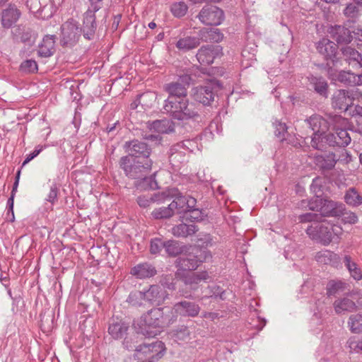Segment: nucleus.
<instances>
[{
	"label": "nucleus",
	"instance_id": "obj_1",
	"mask_svg": "<svg viewBox=\"0 0 362 362\" xmlns=\"http://www.w3.org/2000/svg\"><path fill=\"white\" fill-rule=\"evenodd\" d=\"M151 159L141 160L134 159L129 156H123L120 158V168L124 171L125 175L132 179H140L136 185L138 189H147L157 188V183L152 177H146L152 168Z\"/></svg>",
	"mask_w": 362,
	"mask_h": 362
},
{
	"label": "nucleus",
	"instance_id": "obj_2",
	"mask_svg": "<svg viewBox=\"0 0 362 362\" xmlns=\"http://www.w3.org/2000/svg\"><path fill=\"white\" fill-rule=\"evenodd\" d=\"M129 340L132 339L125 338L123 345L128 350H134L135 356L138 359L146 358L148 361L154 362L160 359L165 354V347L163 342L156 340L151 344H142L139 346L132 345Z\"/></svg>",
	"mask_w": 362,
	"mask_h": 362
},
{
	"label": "nucleus",
	"instance_id": "obj_3",
	"mask_svg": "<svg viewBox=\"0 0 362 362\" xmlns=\"http://www.w3.org/2000/svg\"><path fill=\"white\" fill-rule=\"evenodd\" d=\"M163 308H153L143 315L134 326L138 332L143 335L151 337L158 334L163 317Z\"/></svg>",
	"mask_w": 362,
	"mask_h": 362
},
{
	"label": "nucleus",
	"instance_id": "obj_4",
	"mask_svg": "<svg viewBox=\"0 0 362 362\" xmlns=\"http://www.w3.org/2000/svg\"><path fill=\"white\" fill-rule=\"evenodd\" d=\"M165 112L169 114L172 118L177 120H187L194 118L198 115L194 110V105L189 104L187 98H168L163 105Z\"/></svg>",
	"mask_w": 362,
	"mask_h": 362
},
{
	"label": "nucleus",
	"instance_id": "obj_5",
	"mask_svg": "<svg viewBox=\"0 0 362 362\" xmlns=\"http://www.w3.org/2000/svg\"><path fill=\"white\" fill-rule=\"evenodd\" d=\"M210 258L211 255L209 251L193 247L191 252L177 259L175 264L178 270L192 271L195 270L202 262Z\"/></svg>",
	"mask_w": 362,
	"mask_h": 362
},
{
	"label": "nucleus",
	"instance_id": "obj_6",
	"mask_svg": "<svg viewBox=\"0 0 362 362\" xmlns=\"http://www.w3.org/2000/svg\"><path fill=\"white\" fill-rule=\"evenodd\" d=\"M218 86L219 83L217 81L214 79L207 81L204 84L192 88V98L195 101L204 105H209L214 100L215 92Z\"/></svg>",
	"mask_w": 362,
	"mask_h": 362
},
{
	"label": "nucleus",
	"instance_id": "obj_7",
	"mask_svg": "<svg viewBox=\"0 0 362 362\" xmlns=\"http://www.w3.org/2000/svg\"><path fill=\"white\" fill-rule=\"evenodd\" d=\"M82 28L78 21L70 18L61 26V43L65 46H73L79 40Z\"/></svg>",
	"mask_w": 362,
	"mask_h": 362
},
{
	"label": "nucleus",
	"instance_id": "obj_8",
	"mask_svg": "<svg viewBox=\"0 0 362 362\" xmlns=\"http://www.w3.org/2000/svg\"><path fill=\"white\" fill-rule=\"evenodd\" d=\"M197 17L203 24L216 26L223 22L224 13L216 6H205L202 8Z\"/></svg>",
	"mask_w": 362,
	"mask_h": 362
},
{
	"label": "nucleus",
	"instance_id": "obj_9",
	"mask_svg": "<svg viewBox=\"0 0 362 362\" xmlns=\"http://www.w3.org/2000/svg\"><path fill=\"white\" fill-rule=\"evenodd\" d=\"M124 148L128 153L127 156L134 159L146 160L151 153V148L144 142L134 139L132 141H126Z\"/></svg>",
	"mask_w": 362,
	"mask_h": 362
},
{
	"label": "nucleus",
	"instance_id": "obj_10",
	"mask_svg": "<svg viewBox=\"0 0 362 362\" xmlns=\"http://www.w3.org/2000/svg\"><path fill=\"white\" fill-rule=\"evenodd\" d=\"M308 236L323 245H328L332 242V234L329 230V226L319 222L313 223L306 229Z\"/></svg>",
	"mask_w": 362,
	"mask_h": 362
},
{
	"label": "nucleus",
	"instance_id": "obj_11",
	"mask_svg": "<svg viewBox=\"0 0 362 362\" xmlns=\"http://www.w3.org/2000/svg\"><path fill=\"white\" fill-rule=\"evenodd\" d=\"M222 55V47L220 45H204L201 47L196 57L201 65L211 64L214 59Z\"/></svg>",
	"mask_w": 362,
	"mask_h": 362
},
{
	"label": "nucleus",
	"instance_id": "obj_12",
	"mask_svg": "<svg viewBox=\"0 0 362 362\" xmlns=\"http://www.w3.org/2000/svg\"><path fill=\"white\" fill-rule=\"evenodd\" d=\"M330 123L334 129L337 137L341 139V142H338L342 147L348 146L351 141L349 134L345 129L341 128L347 124V119L339 115H332L329 116Z\"/></svg>",
	"mask_w": 362,
	"mask_h": 362
},
{
	"label": "nucleus",
	"instance_id": "obj_13",
	"mask_svg": "<svg viewBox=\"0 0 362 362\" xmlns=\"http://www.w3.org/2000/svg\"><path fill=\"white\" fill-rule=\"evenodd\" d=\"M144 293V300L153 305H160L169 296L165 288L160 285H151Z\"/></svg>",
	"mask_w": 362,
	"mask_h": 362
},
{
	"label": "nucleus",
	"instance_id": "obj_14",
	"mask_svg": "<svg viewBox=\"0 0 362 362\" xmlns=\"http://www.w3.org/2000/svg\"><path fill=\"white\" fill-rule=\"evenodd\" d=\"M353 100L352 93L349 90H337L332 95V105L334 109L346 111Z\"/></svg>",
	"mask_w": 362,
	"mask_h": 362
},
{
	"label": "nucleus",
	"instance_id": "obj_15",
	"mask_svg": "<svg viewBox=\"0 0 362 362\" xmlns=\"http://www.w3.org/2000/svg\"><path fill=\"white\" fill-rule=\"evenodd\" d=\"M344 209L345 205L344 204L323 199L319 214L321 218L323 216L339 217L343 214Z\"/></svg>",
	"mask_w": 362,
	"mask_h": 362
},
{
	"label": "nucleus",
	"instance_id": "obj_16",
	"mask_svg": "<svg viewBox=\"0 0 362 362\" xmlns=\"http://www.w3.org/2000/svg\"><path fill=\"white\" fill-rule=\"evenodd\" d=\"M318 52L324 56L326 60H331L333 64L337 62L336 54L337 45L328 39L323 38L319 41L316 47Z\"/></svg>",
	"mask_w": 362,
	"mask_h": 362
},
{
	"label": "nucleus",
	"instance_id": "obj_17",
	"mask_svg": "<svg viewBox=\"0 0 362 362\" xmlns=\"http://www.w3.org/2000/svg\"><path fill=\"white\" fill-rule=\"evenodd\" d=\"M197 200L194 197L179 195L173 199L170 205L175 213L185 214L189 209L195 206Z\"/></svg>",
	"mask_w": 362,
	"mask_h": 362
},
{
	"label": "nucleus",
	"instance_id": "obj_18",
	"mask_svg": "<svg viewBox=\"0 0 362 362\" xmlns=\"http://www.w3.org/2000/svg\"><path fill=\"white\" fill-rule=\"evenodd\" d=\"M183 146H186V144H177L170 149L169 161L175 170L180 168L182 164L187 161V156Z\"/></svg>",
	"mask_w": 362,
	"mask_h": 362
},
{
	"label": "nucleus",
	"instance_id": "obj_19",
	"mask_svg": "<svg viewBox=\"0 0 362 362\" xmlns=\"http://www.w3.org/2000/svg\"><path fill=\"white\" fill-rule=\"evenodd\" d=\"M173 310L181 316L195 317L199 314L200 307L194 303L184 300L175 304Z\"/></svg>",
	"mask_w": 362,
	"mask_h": 362
},
{
	"label": "nucleus",
	"instance_id": "obj_20",
	"mask_svg": "<svg viewBox=\"0 0 362 362\" xmlns=\"http://www.w3.org/2000/svg\"><path fill=\"white\" fill-rule=\"evenodd\" d=\"M341 51L343 59L350 66L355 68L362 67V55L358 51L349 46L342 47Z\"/></svg>",
	"mask_w": 362,
	"mask_h": 362
},
{
	"label": "nucleus",
	"instance_id": "obj_21",
	"mask_svg": "<svg viewBox=\"0 0 362 362\" xmlns=\"http://www.w3.org/2000/svg\"><path fill=\"white\" fill-rule=\"evenodd\" d=\"M95 11V9L93 11L88 9L83 16V28L82 33H83L84 37L86 39H90L96 30Z\"/></svg>",
	"mask_w": 362,
	"mask_h": 362
},
{
	"label": "nucleus",
	"instance_id": "obj_22",
	"mask_svg": "<svg viewBox=\"0 0 362 362\" xmlns=\"http://www.w3.org/2000/svg\"><path fill=\"white\" fill-rule=\"evenodd\" d=\"M314 160L315 163L320 169L322 170H330L334 168L338 160L334 153L329 152L327 153L315 156Z\"/></svg>",
	"mask_w": 362,
	"mask_h": 362
},
{
	"label": "nucleus",
	"instance_id": "obj_23",
	"mask_svg": "<svg viewBox=\"0 0 362 362\" xmlns=\"http://www.w3.org/2000/svg\"><path fill=\"white\" fill-rule=\"evenodd\" d=\"M21 12L14 5H9L2 12L1 24L3 27L9 28L12 27L19 19Z\"/></svg>",
	"mask_w": 362,
	"mask_h": 362
},
{
	"label": "nucleus",
	"instance_id": "obj_24",
	"mask_svg": "<svg viewBox=\"0 0 362 362\" xmlns=\"http://www.w3.org/2000/svg\"><path fill=\"white\" fill-rule=\"evenodd\" d=\"M129 329V324L122 320L112 319L108 327L109 334L115 339L123 338Z\"/></svg>",
	"mask_w": 362,
	"mask_h": 362
},
{
	"label": "nucleus",
	"instance_id": "obj_25",
	"mask_svg": "<svg viewBox=\"0 0 362 362\" xmlns=\"http://www.w3.org/2000/svg\"><path fill=\"white\" fill-rule=\"evenodd\" d=\"M330 33L332 38L339 44H348L353 40L351 30L342 25L332 27Z\"/></svg>",
	"mask_w": 362,
	"mask_h": 362
},
{
	"label": "nucleus",
	"instance_id": "obj_26",
	"mask_svg": "<svg viewBox=\"0 0 362 362\" xmlns=\"http://www.w3.org/2000/svg\"><path fill=\"white\" fill-rule=\"evenodd\" d=\"M306 122L309 127L313 131V134L326 132L329 125H332L330 120L327 121L318 115L311 116L309 119H306Z\"/></svg>",
	"mask_w": 362,
	"mask_h": 362
},
{
	"label": "nucleus",
	"instance_id": "obj_27",
	"mask_svg": "<svg viewBox=\"0 0 362 362\" xmlns=\"http://www.w3.org/2000/svg\"><path fill=\"white\" fill-rule=\"evenodd\" d=\"M55 35H45L38 45V55L42 57H49L54 52Z\"/></svg>",
	"mask_w": 362,
	"mask_h": 362
},
{
	"label": "nucleus",
	"instance_id": "obj_28",
	"mask_svg": "<svg viewBox=\"0 0 362 362\" xmlns=\"http://www.w3.org/2000/svg\"><path fill=\"white\" fill-rule=\"evenodd\" d=\"M333 305L336 313L339 315L354 312L357 308L356 303L346 297L336 300Z\"/></svg>",
	"mask_w": 362,
	"mask_h": 362
},
{
	"label": "nucleus",
	"instance_id": "obj_29",
	"mask_svg": "<svg viewBox=\"0 0 362 362\" xmlns=\"http://www.w3.org/2000/svg\"><path fill=\"white\" fill-rule=\"evenodd\" d=\"M131 274L139 279H146L153 276L156 274V270L151 264L143 263L134 267Z\"/></svg>",
	"mask_w": 362,
	"mask_h": 362
},
{
	"label": "nucleus",
	"instance_id": "obj_30",
	"mask_svg": "<svg viewBox=\"0 0 362 362\" xmlns=\"http://www.w3.org/2000/svg\"><path fill=\"white\" fill-rule=\"evenodd\" d=\"M200 40L203 42H218L223 38V35L218 28H202L199 32Z\"/></svg>",
	"mask_w": 362,
	"mask_h": 362
},
{
	"label": "nucleus",
	"instance_id": "obj_31",
	"mask_svg": "<svg viewBox=\"0 0 362 362\" xmlns=\"http://www.w3.org/2000/svg\"><path fill=\"white\" fill-rule=\"evenodd\" d=\"M315 259L320 263L331 264L334 267H337L340 262V257L337 254L327 250L317 252Z\"/></svg>",
	"mask_w": 362,
	"mask_h": 362
},
{
	"label": "nucleus",
	"instance_id": "obj_32",
	"mask_svg": "<svg viewBox=\"0 0 362 362\" xmlns=\"http://www.w3.org/2000/svg\"><path fill=\"white\" fill-rule=\"evenodd\" d=\"M348 286L349 284L342 280H329L326 286L327 295L328 297L336 296L344 292Z\"/></svg>",
	"mask_w": 362,
	"mask_h": 362
},
{
	"label": "nucleus",
	"instance_id": "obj_33",
	"mask_svg": "<svg viewBox=\"0 0 362 362\" xmlns=\"http://www.w3.org/2000/svg\"><path fill=\"white\" fill-rule=\"evenodd\" d=\"M165 90L170 94L168 98H186L187 89L184 85L179 82H173L167 84Z\"/></svg>",
	"mask_w": 362,
	"mask_h": 362
},
{
	"label": "nucleus",
	"instance_id": "obj_34",
	"mask_svg": "<svg viewBox=\"0 0 362 362\" xmlns=\"http://www.w3.org/2000/svg\"><path fill=\"white\" fill-rule=\"evenodd\" d=\"M147 128L158 134H167L173 131V128L168 120H156L152 122L147 123Z\"/></svg>",
	"mask_w": 362,
	"mask_h": 362
},
{
	"label": "nucleus",
	"instance_id": "obj_35",
	"mask_svg": "<svg viewBox=\"0 0 362 362\" xmlns=\"http://www.w3.org/2000/svg\"><path fill=\"white\" fill-rule=\"evenodd\" d=\"M200 44V37L187 36L180 38L176 43V47L182 51H189L197 48Z\"/></svg>",
	"mask_w": 362,
	"mask_h": 362
},
{
	"label": "nucleus",
	"instance_id": "obj_36",
	"mask_svg": "<svg viewBox=\"0 0 362 362\" xmlns=\"http://www.w3.org/2000/svg\"><path fill=\"white\" fill-rule=\"evenodd\" d=\"M198 230L195 225H187L180 223L172 228L171 232L173 235L177 237H187L194 234Z\"/></svg>",
	"mask_w": 362,
	"mask_h": 362
},
{
	"label": "nucleus",
	"instance_id": "obj_37",
	"mask_svg": "<svg viewBox=\"0 0 362 362\" xmlns=\"http://www.w3.org/2000/svg\"><path fill=\"white\" fill-rule=\"evenodd\" d=\"M343 262L346 268L348 269L350 276L355 280L359 281L362 279V271L358 264L352 261L351 256L345 255Z\"/></svg>",
	"mask_w": 362,
	"mask_h": 362
},
{
	"label": "nucleus",
	"instance_id": "obj_38",
	"mask_svg": "<svg viewBox=\"0 0 362 362\" xmlns=\"http://www.w3.org/2000/svg\"><path fill=\"white\" fill-rule=\"evenodd\" d=\"M310 84L315 91L320 95L327 98L328 96V83L322 77H312L310 78Z\"/></svg>",
	"mask_w": 362,
	"mask_h": 362
},
{
	"label": "nucleus",
	"instance_id": "obj_39",
	"mask_svg": "<svg viewBox=\"0 0 362 362\" xmlns=\"http://www.w3.org/2000/svg\"><path fill=\"white\" fill-rule=\"evenodd\" d=\"M323 199L321 196H315L310 199H303L298 204V206L302 209H308L311 211H320Z\"/></svg>",
	"mask_w": 362,
	"mask_h": 362
},
{
	"label": "nucleus",
	"instance_id": "obj_40",
	"mask_svg": "<svg viewBox=\"0 0 362 362\" xmlns=\"http://www.w3.org/2000/svg\"><path fill=\"white\" fill-rule=\"evenodd\" d=\"M346 203L352 206H358L362 204V197L358 193L355 188H349L345 195Z\"/></svg>",
	"mask_w": 362,
	"mask_h": 362
},
{
	"label": "nucleus",
	"instance_id": "obj_41",
	"mask_svg": "<svg viewBox=\"0 0 362 362\" xmlns=\"http://www.w3.org/2000/svg\"><path fill=\"white\" fill-rule=\"evenodd\" d=\"M348 325L351 332L362 333V315L360 314L351 315L349 318Z\"/></svg>",
	"mask_w": 362,
	"mask_h": 362
},
{
	"label": "nucleus",
	"instance_id": "obj_42",
	"mask_svg": "<svg viewBox=\"0 0 362 362\" xmlns=\"http://www.w3.org/2000/svg\"><path fill=\"white\" fill-rule=\"evenodd\" d=\"M272 125L274 129V135L280 140L285 138L288 134V127L285 122H283L277 119H274Z\"/></svg>",
	"mask_w": 362,
	"mask_h": 362
},
{
	"label": "nucleus",
	"instance_id": "obj_43",
	"mask_svg": "<svg viewBox=\"0 0 362 362\" xmlns=\"http://www.w3.org/2000/svg\"><path fill=\"white\" fill-rule=\"evenodd\" d=\"M326 132H319L313 134L311 136V146L317 150H323L326 146L325 140Z\"/></svg>",
	"mask_w": 362,
	"mask_h": 362
},
{
	"label": "nucleus",
	"instance_id": "obj_44",
	"mask_svg": "<svg viewBox=\"0 0 362 362\" xmlns=\"http://www.w3.org/2000/svg\"><path fill=\"white\" fill-rule=\"evenodd\" d=\"M175 213L174 212L170 204L167 207H160L154 209L151 215L156 219L168 218L173 216Z\"/></svg>",
	"mask_w": 362,
	"mask_h": 362
},
{
	"label": "nucleus",
	"instance_id": "obj_45",
	"mask_svg": "<svg viewBox=\"0 0 362 362\" xmlns=\"http://www.w3.org/2000/svg\"><path fill=\"white\" fill-rule=\"evenodd\" d=\"M209 277V274L206 272L192 273L187 276H185L184 281L186 284L192 285L197 284L202 280H206Z\"/></svg>",
	"mask_w": 362,
	"mask_h": 362
},
{
	"label": "nucleus",
	"instance_id": "obj_46",
	"mask_svg": "<svg viewBox=\"0 0 362 362\" xmlns=\"http://www.w3.org/2000/svg\"><path fill=\"white\" fill-rule=\"evenodd\" d=\"M188 10L187 5L183 1L173 3L170 6V11L176 18L184 16Z\"/></svg>",
	"mask_w": 362,
	"mask_h": 362
},
{
	"label": "nucleus",
	"instance_id": "obj_47",
	"mask_svg": "<svg viewBox=\"0 0 362 362\" xmlns=\"http://www.w3.org/2000/svg\"><path fill=\"white\" fill-rule=\"evenodd\" d=\"M165 250L170 256H176L183 252L182 246L175 240L166 242L165 244Z\"/></svg>",
	"mask_w": 362,
	"mask_h": 362
},
{
	"label": "nucleus",
	"instance_id": "obj_48",
	"mask_svg": "<svg viewBox=\"0 0 362 362\" xmlns=\"http://www.w3.org/2000/svg\"><path fill=\"white\" fill-rule=\"evenodd\" d=\"M343 13L344 15L349 19V21L354 23L359 16V8L355 4H347L346 6L344 9Z\"/></svg>",
	"mask_w": 362,
	"mask_h": 362
},
{
	"label": "nucleus",
	"instance_id": "obj_49",
	"mask_svg": "<svg viewBox=\"0 0 362 362\" xmlns=\"http://www.w3.org/2000/svg\"><path fill=\"white\" fill-rule=\"evenodd\" d=\"M325 179L320 177H315L310 185V191L315 196H321L323 194Z\"/></svg>",
	"mask_w": 362,
	"mask_h": 362
},
{
	"label": "nucleus",
	"instance_id": "obj_50",
	"mask_svg": "<svg viewBox=\"0 0 362 362\" xmlns=\"http://www.w3.org/2000/svg\"><path fill=\"white\" fill-rule=\"evenodd\" d=\"M204 214L202 211L194 207L189 209L185 214H184V218L186 221L194 222L201 221L203 220Z\"/></svg>",
	"mask_w": 362,
	"mask_h": 362
},
{
	"label": "nucleus",
	"instance_id": "obj_51",
	"mask_svg": "<svg viewBox=\"0 0 362 362\" xmlns=\"http://www.w3.org/2000/svg\"><path fill=\"white\" fill-rule=\"evenodd\" d=\"M129 304L133 306H140L143 304L144 300V291H136L132 292L127 299Z\"/></svg>",
	"mask_w": 362,
	"mask_h": 362
},
{
	"label": "nucleus",
	"instance_id": "obj_52",
	"mask_svg": "<svg viewBox=\"0 0 362 362\" xmlns=\"http://www.w3.org/2000/svg\"><path fill=\"white\" fill-rule=\"evenodd\" d=\"M354 73L350 71H341L337 76L336 80L347 86H353Z\"/></svg>",
	"mask_w": 362,
	"mask_h": 362
},
{
	"label": "nucleus",
	"instance_id": "obj_53",
	"mask_svg": "<svg viewBox=\"0 0 362 362\" xmlns=\"http://www.w3.org/2000/svg\"><path fill=\"white\" fill-rule=\"evenodd\" d=\"M255 315H252V322H250V330L253 328L257 329V332H259L266 325L267 320L264 318H262L258 315L257 310L254 309Z\"/></svg>",
	"mask_w": 362,
	"mask_h": 362
},
{
	"label": "nucleus",
	"instance_id": "obj_54",
	"mask_svg": "<svg viewBox=\"0 0 362 362\" xmlns=\"http://www.w3.org/2000/svg\"><path fill=\"white\" fill-rule=\"evenodd\" d=\"M37 69V64L33 59L25 60L20 65L21 71L24 73H34Z\"/></svg>",
	"mask_w": 362,
	"mask_h": 362
},
{
	"label": "nucleus",
	"instance_id": "obj_55",
	"mask_svg": "<svg viewBox=\"0 0 362 362\" xmlns=\"http://www.w3.org/2000/svg\"><path fill=\"white\" fill-rule=\"evenodd\" d=\"M298 220L301 223L306 222H313V223H319L322 222L321 216L319 214L316 213H305L299 215Z\"/></svg>",
	"mask_w": 362,
	"mask_h": 362
},
{
	"label": "nucleus",
	"instance_id": "obj_56",
	"mask_svg": "<svg viewBox=\"0 0 362 362\" xmlns=\"http://www.w3.org/2000/svg\"><path fill=\"white\" fill-rule=\"evenodd\" d=\"M160 195L155 194L148 198L145 196H140L137 199L139 205L141 207L146 208L151 203L159 202L160 200Z\"/></svg>",
	"mask_w": 362,
	"mask_h": 362
},
{
	"label": "nucleus",
	"instance_id": "obj_57",
	"mask_svg": "<svg viewBox=\"0 0 362 362\" xmlns=\"http://www.w3.org/2000/svg\"><path fill=\"white\" fill-rule=\"evenodd\" d=\"M165 244L161 239L155 238L151 240L150 245V252L153 255H158L162 250L163 248H165Z\"/></svg>",
	"mask_w": 362,
	"mask_h": 362
},
{
	"label": "nucleus",
	"instance_id": "obj_58",
	"mask_svg": "<svg viewBox=\"0 0 362 362\" xmlns=\"http://www.w3.org/2000/svg\"><path fill=\"white\" fill-rule=\"evenodd\" d=\"M341 216H342L341 220L344 223L355 224L358 220L355 213L351 211H346V209L343 211V214H341Z\"/></svg>",
	"mask_w": 362,
	"mask_h": 362
},
{
	"label": "nucleus",
	"instance_id": "obj_59",
	"mask_svg": "<svg viewBox=\"0 0 362 362\" xmlns=\"http://www.w3.org/2000/svg\"><path fill=\"white\" fill-rule=\"evenodd\" d=\"M284 141H286L288 144H290L295 148H300L303 146L300 139H298L296 135H291L289 133L285 138L281 139V142Z\"/></svg>",
	"mask_w": 362,
	"mask_h": 362
},
{
	"label": "nucleus",
	"instance_id": "obj_60",
	"mask_svg": "<svg viewBox=\"0 0 362 362\" xmlns=\"http://www.w3.org/2000/svg\"><path fill=\"white\" fill-rule=\"evenodd\" d=\"M26 6L33 13H38L42 8L40 0H27Z\"/></svg>",
	"mask_w": 362,
	"mask_h": 362
},
{
	"label": "nucleus",
	"instance_id": "obj_61",
	"mask_svg": "<svg viewBox=\"0 0 362 362\" xmlns=\"http://www.w3.org/2000/svg\"><path fill=\"white\" fill-rule=\"evenodd\" d=\"M57 194L58 188L55 184H53L50 187V191L47 194L46 201L51 203L52 204H54L57 200Z\"/></svg>",
	"mask_w": 362,
	"mask_h": 362
},
{
	"label": "nucleus",
	"instance_id": "obj_62",
	"mask_svg": "<svg viewBox=\"0 0 362 362\" xmlns=\"http://www.w3.org/2000/svg\"><path fill=\"white\" fill-rule=\"evenodd\" d=\"M351 35H353V38H355L356 40L362 41V26L357 25L354 27L351 30Z\"/></svg>",
	"mask_w": 362,
	"mask_h": 362
},
{
	"label": "nucleus",
	"instance_id": "obj_63",
	"mask_svg": "<svg viewBox=\"0 0 362 362\" xmlns=\"http://www.w3.org/2000/svg\"><path fill=\"white\" fill-rule=\"evenodd\" d=\"M42 151V148H35L32 153L27 155L26 158L23 163V166L25 165L27 163H28L30 160H32L33 158H35L37 156L40 154V153Z\"/></svg>",
	"mask_w": 362,
	"mask_h": 362
},
{
	"label": "nucleus",
	"instance_id": "obj_64",
	"mask_svg": "<svg viewBox=\"0 0 362 362\" xmlns=\"http://www.w3.org/2000/svg\"><path fill=\"white\" fill-rule=\"evenodd\" d=\"M336 138L334 136L333 133H325V142H326V145H329V146H336L335 144H337V141L335 140Z\"/></svg>",
	"mask_w": 362,
	"mask_h": 362
}]
</instances>
